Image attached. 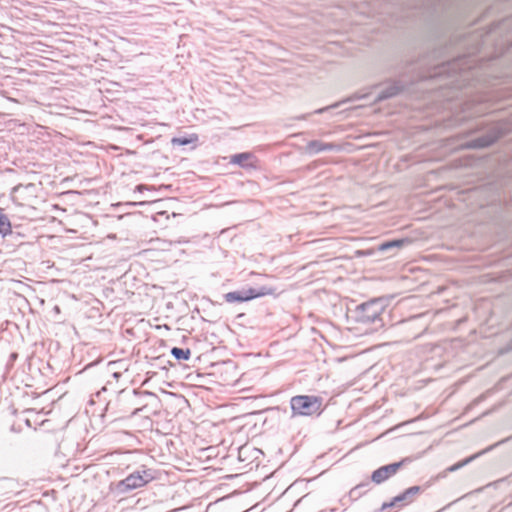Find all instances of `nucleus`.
Listing matches in <instances>:
<instances>
[{"mask_svg": "<svg viewBox=\"0 0 512 512\" xmlns=\"http://www.w3.org/2000/svg\"><path fill=\"white\" fill-rule=\"evenodd\" d=\"M156 479V471L142 465L137 470L130 473L126 478L111 482L109 490L116 496L127 494L133 490L142 488Z\"/></svg>", "mask_w": 512, "mask_h": 512, "instance_id": "1", "label": "nucleus"}, {"mask_svg": "<svg viewBox=\"0 0 512 512\" xmlns=\"http://www.w3.org/2000/svg\"><path fill=\"white\" fill-rule=\"evenodd\" d=\"M385 312V303L382 299H372L358 305L354 311L355 320L361 324H373L375 329L384 326L382 314Z\"/></svg>", "mask_w": 512, "mask_h": 512, "instance_id": "2", "label": "nucleus"}, {"mask_svg": "<svg viewBox=\"0 0 512 512\" xmlns=\"http://www.w3.org/2000/svg\"><path fill=\"white\" fill-rule=\"evenodd\" d=\"M292 417L320 416L324 411L323 398L316 395H296L290 399Z\"/></svg>", "mask_w": 512, "mask_h": 512, "instance_id": "3", "label": "nucleus"}, {"mask_svg": "<svg viewBox=\"0 0 512 512\" xmlns=\"http://www.w3.org/2000/svg\"><path fill=\"white\" fill-rule=\"evenodd\" d=\"M471 68L472 60L466 55H462L451 61L436 66L430 77H443L445 75L447 77H456L457 75L463 77L462 74Z\"/></svg>", "mask_w": 512, "mask_h": 512, "instance_id": "4", "label": "nucleus"}, {"mask_svg": "<svg viewBox=\"0 0 512 512\" xmlns=\"http://www.w3.org/2000/svg\"><path fill=\"white\" fill-rule=\"evenodd\" d=\"M276 289L268 286H261L258 288H248L237 291L228 292L223 295L224 300L227 303H242L246 301H250L259 297H263L266 295L275 294Z\"/></svg>", "mask_w": 512, "mask_h": 512, "instance_id": "5", "label": "nucleus"}, {"mask_svg": "<svg viewBox=\"0 0 512 512\" xmlns=\"http://www.w3.org/2000/svg\"><path fill=\"white\" fill-rule=\"evenodd\" d=\"M426 486H412L407 488L401 494L395 496L390 502H384L381 506V510H386L392 507L402 508L413 503L417 496L424 492Z\"/></svg>", "mask_w": 512, "mask_h": 512, "instance_id": "6", "label": "nucleus"}, {"mask_svg": "<svg viewBox=\"0 0 512 512\" xmlns=\"http://www.w3.org/2000/svg\"><path fill=\"white\" fill-rule=\"evenodd\" d=\"M506 131L501 125L492 127L486 134L479 136L467 142L466 147L469 149L486 148L498 141Z\"/></svg>", "mask_w": 512, "mask_h": 512, "instance_id": "7", "label": "nucleus"}, {"mask_svg": "<svg viewBox=\"0 0 512 512\" xmlns=\"http://www.w3.org/2000/svg\"><path fill=\"white\" fill-rule=\"evenodd\" d=\"M410 462L409 458H404L399 462L391 463L381 466L376 469L371 475V481L375 484H381L394 476L405 463Z\"/></svg>", "mask_w": 512, "mask_h": 512, "instance_id": "8", "label": "nucleus"}, {"mask_svg": "<svg viewBox=\"0 0 512 512\" xmlns=\"http://www.w3.org/2000/svg\"><path fill=\"white\" fill-rule=\"evenodd\" d=\"M0 235L5 237H10L12 240H18V238H22L19 232H15L12 230L11 222L8 216L5 214L4 209L0 207Z\"/></svg>", "mask_w": 512, "mask_h": 512, "instance_id": "9", "label": "nucleus"}, {"mask_svg": "<svg viewBox=\"0 0 512 512\" xmlns=\"http://www.w3.org/2000/svg\"><path fill=\"white\" fill-rule=\"evenodd\" d=\"M404 86L400 81H394L386 86L374 99V103L381 102L386 99H390L392 97L397 96L400 92H402Z\"/></svg>", "mask_w": 512, "mask_h": 512, "instance_id": "10", "label": "nucleus"}, {"mask_svg": "<svg viewBox=\"0 0 512 512\" xmlns=\"http://www.w3.org/2000/svg\"><path fill=\"white\" fill-rule=\"evenodd\" d=\"M339 147L334 143H325L320 140L309 141L305 147L308 154H318L323 151L337 150Z\"/></svg>", "mask_w": 512, "mask_h": 512, "instance_id": "11", "label": "nucleus"}, {"mask_svg": "<svg viewBox=\"0 0 512 512\" xmlns=\"http://www.w3.org/2000/svg\"><path fill=\"white\" fill-rule=\"evenodd\" d=\"M409 243H410V240L407 238L386 241V242H383L378 245V251L385 253V252H388L391 250L400 249L404 245L409 244Z\"/></svg>", "mask_w": 512, "mask_h": 512, "instance_id": "12", "label": "nucleus"}, {"mask_svg": "<svg viewBox=\"0 0 512 512\" xmlns=\"http://www.w3.org/2000/svg\"><path fill=\"white\" fill-rule=\"evenodd\" d=\"M492 448H493V446H490L486 450H483V451H481V452H479L477 454H474V455H472V456H470V457H468V458H466V459H464V460H462V461L452 465L451 467L448 468V470L451 471V472H454V471L464 467L465 465L469 464L470 462H472L474 459H476L480 455L486 453L487 451H490Z\"/></svg>", "mask_w": 512, "mask_h": 512, "instance_id": "13", "label": "nucleus"}, {"mask_svg": "<svg viewBox=\"0 0 512 512\" xmlns=\"http://www.w3.org/2000/svg\"><path fill=\"white\" fill-rule=\"evenodd\" d=\"M253 157V155L251 153H248V152H244V153H238V154H235L231 157V163L232 164H237L241 167H247L249 166V164L247 163V161L249 159H251Z\"/></svg>", "mask_w": 512, "mask_h": 512, "instance_id": "14", "label": "nucleus"}, {"mask_svg": "<svg viewBox=\"0 0 512 512\" xmlns=\"http://www.w3.org/2000/svg\"><path fill=\"white\" fill-rule=\"evenodd\" d=\"M171 355L178 361H186V360H189V358L191 356V351H190V349L173 347L171 349Z\"/></svg>", "mask_w": 512, "mask_h": 512, "instance_id": "15", "label": "nucleus"}, {"mask_svg": "<svg viewBox=\"0 0 512 512\" xmlns=\"http://www.w3.org/2000/svg\"><path fill=\"white\" fill-rule=\"evenodd\" d=\"M198 140L196 135H192L191 137H174L171 140L173 146H185L191 144Z\"/></svg>", "mask_w": 512, "mask_h": 512, "instance_id": "16", "label": "nucleus"}, {"mask_svg": "<svg viewBox=\"0 0 512 512\" xmlns=\"http://www.w3.org/2000/svg\"><path fill=\"white\" fill-rule=\"evenodd\" d=\"M33 185L30 184L28 186H23V185H17L15 186L13 189H12V193H11V196H12V199L14 202L17 201V194L23 189V188H28V187H32Z\"/></svg>", "mask_w": 512, "mask_h": 512, "instance_id": "17", "label": "nucleus"}, {"mask_svg": "<svg viewBox=\"0 0 512 512\" xmlns=\"http://www.w3.org/2000/svg\"><path fill=\"white\" fill-rule=\"evenodd\" d=\"M366 97H368V93L362 94V93L356 92L347 101H354V100L364 99Z\"/></svg>", "mask_w": 512, "mask_h": 512, "instance_id": "18", "label": "nucleus"}, {"mask_svg": "<svg viewBox=\"0 0 512 512\" xmlns=\"http://www.w3.org/2000/svg\"><path fill=\"white\" fill-rule=\"evenodd\" d=\"M368 485H369V482L358 484L351 490L350 494H355L357 491L361 490L362 488L367 487Z\"/></svg>", "mask_w": 512, "mask_h": 512, "instance_id": "19", "label": "nucleus"}, {"mask_svg": "<svg viewBox=\"0 0 512 512\" xmlns=\"http://www.w3.org/2000/svg\"><path fill=\"white\" fill-rule=\"evenodd\" d=\"M338 106H339V104H335V105H332V106L320 108V109H317L314 113L322 114L323 112L327 111L328 109L333 108V107H338Z\"/></svg>", "mask_w": 512, "mask_h": 512, "instance_id": "20", "label": "nucleus"}, {"mask_svg": "<svg viewBox=\"0 0 512 512\" xmlns=\"http://www.w3.org/2000/svg\"><path fill=\"white\" fill-rule=\"evenodd\" d=\"M10 357H11L12 360H15L17 358V354L16 353H12L10 355Z\"/></svg>", "mask_w": 512, "mask_h": 512, "instance_id": "21", "label": "nucleus"}, {"mask_svg": "<svg viewBox=\"0 0 512 512\" xmlns=\"http://www.w3.org/2000/svg\"><path fill=\"white\" fill-rule=\"evenodd\" d=\"M245 449V447H242L240 450H239V454L241 455L243 450Z\"/></svg>", "mask_w": 512, "mask_h": 512, "instance_id": "22", "label": "nucleus"}]
</instances>
